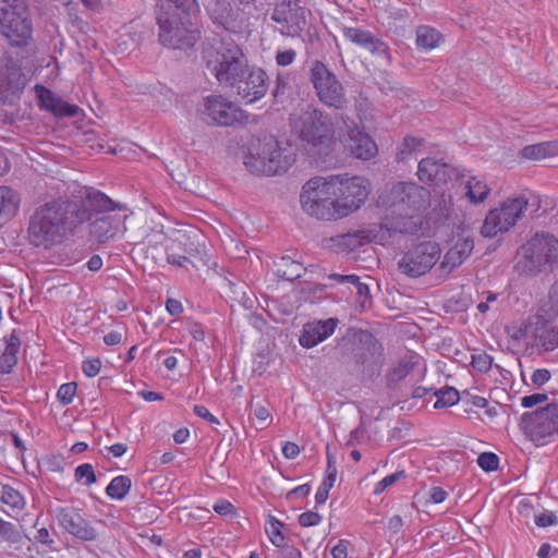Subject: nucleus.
<instances>
[{
  "instance_id": "obj_43",
  "label": "nucleus",
  "mask_w": 558,
  "mask_h": 558,
  "mask_svg": "<svg viewBox=\"0 0 558 558\" xmlns=\"http://www.w3.org/2000/svg\"><path fill=\"white\" fill-rule=\"evenodd\" d=\"M301 264L291 260L290 258L282 257L281 265H279L277 272L283 279L291 281L301 277Z\"/></svg>"
},
{
  "instance_id": "obj_41",
  "label": "nucleus",
  "mask_w": 558,
  "mask_h": 558,
  "mask_svg": "<svg viewBox=\"0 0 558 558\" xmlns=\"http://www.w3.org/2000/svg\"><path fill=\"white\" fill-rule=\"evenodd\" d=\"M412 359L404 357L398 362L387 374L390 384H397L405 378L414 367Z\"/></svg>"
},
{
  "instance_id": "obj_39",
  "label": "nucleus",
  "mask_w": 558,
  "mask_h": 558,
  "mask_svg": "<svg viewBox=\"0 0 558 558\" xmlns=\"http://www.w3.org/2000/svg\"><path fill=\"white\" fill-rule=\"evenodd\" d=\"M0 499L12 510L21 511L25 507V499L22 494L10 485L2 486Z\"/></svg>"
},
{
  "instance_id": "obj_5",
  "label": "nucleus",
  "mask_w": 558,
  "mask_h": 558,
  "mask_svg": "<svg viewBox=\"0 0 558 558\" xmlns=\"http://www.w3.org/2000/svg\"><path fill=\"white\" fill-rule=\"evenodd\" d=\"M205 59L208 71L226 87H232L248 66L245 54L234 43L222 41L207 51Z\"/></svg>"
},
{
  "instance_id": "obj_48",
  "label": "nucleus",
  "mask_w": 558,
  "mask_h": 558,
  "mask_svg": "<svg viewBox=\"0 0 558 558\" xmlns=\"http://www.w3.org/2000/svg\"><path fill=\"white\" fill-rule=\"evenodd\" d=\"M78 112L76 105H71L58 97L54 106H52L51 113L56 117H75Z\"/></svg>"
},
{
  "instance_id": "obj_42",
  "label": "nucleus",
  "mask_w": 558,
  "mask_h": 558,
  "mask_svg": "<svg viewBox=\"0 0 558 558\" xmlns=\"http://www.w3.org/2000/svg\"><path fill=\"white\" fill-rule=\"evenodd\" d=\"M366 236L362 233H347L338 235L333 241L337 246L343 251H354L366 242Z\"/></svg>"
},
{
  "instance_id": "obj_51",
  "label": "nucleus",
  "mask_w": 558,
  "mask_h": 558,
  "mask_svg": "<svg viewBox=\"0 0 558 558\" xmlns=\"http://www.w3.org/2000/svg\"><path fill=\"white\" fill-rule=\"evenodd\" d=\"M471 364L474 369L481 373H487L493 365V357L486 352H480L472 355Z\"/></svg>"
},
{
  "instance_id": "obj_52",
  "label": "nucleus",
  "mask_w": 558,
  "mask_h": 558,
  "mask_svg": "<svg viewBox=\"0 0 558 558\" xmlns=\"http://www.w3.org/2000/svg\"><path fill=\"white\" fill-rule=\"evenodd\" d=\"M17 363L16 353L5 349L0 355V373L8 374Z\"/></svg>"
},
{
  "instance_id": "obj_63",
  "label": "nucleus",
  "mask_w": 558,
  "mask_h": 558,
  "mask_svg": "<svg viewBox=\"0 0 558 558\" xmlns=\"http://www.w3.org/2000/svg\"><path fill=\"white\" fill-rule=\"evenodd\" d=\"M288 88V77L284 74H278L276 78V86L272 92L275 98H279L284 94Z\"/></svg>"
},
{
  "instance_id": "obj_8",
  "label": "nucleus",
  "mask_w": 558,
  "mask_h": 558,
  "mask_svg": "<svg viewBox=\"0 0 558 558\" xmlns=\"http://www.w3.org/2000/svg\"><path fill=\"white\" fill-rule=\"evenodd\" d=\"M159 43L170 49H190L199 39V31L187 17L156 12Z\"/></svg>"
},
{
  "instance_id": "obj_59",
  "label": "nucleus",
  "mask_w": 558,
  "mask_h": 558,
  "mask_svg": "<svg viewBox=\"0 0 558 558\" xmlns=\"http://www.w3.org/2000/svg\"><path fill=\"white\" fill-rule=\"evenodd\" d=\"M551 375L547 368H538L533 372L531 381L533 385L541 387L549 381Z\"/></svg>"
},
{
  "instance_id": "obj_25",
  "label": "nucleus",
  "mask_w": 558,
  "mask_h": 558,
  "mask_svg": "<svg viewBox=\"0 0 558 558\" xmlns=\"http://www.w3.org/2000/svg\"><path fill=\"white\" fill-rule=\"evenodd\" d=\"M473 248L474 241L471 236L457 239L445 254L440 263V269L450 272L452 269L459 267L471 255Z\"/></svg>"
},
{
  "instance_id": "obj_28",
  "label": "nucleus",
  "mask_w": 558,
  "mask_h": 558,
  "mask_svg": "<svg viewBox=\"0 0 558 558\" xmlns=\"http://www.w3.org/2000/svg\"><path fill=\"white\" fill-rule=\"evenodd\" d=\"M156 9V12L180 14L184 17H189L190 15L199 11V7L196 0H158Z\"/></svg>"
},
{
  "instance_id": "obj_35",
  "label": "nucleus",
  "mask_w": 558,
  "mask_h": 558,
  "mask_svg": "<svg viewBox=\"0 0 558 558\" xmlns=\"http://www.w3.org/2000/svg\"><path fill=\"white\" fill-rule=\"evenodd\" d=\"M466 196L472 203H482L484 202L490 189L482 179L477 177H472L465 183Z\"/></svg>"
},
{
  "instance_id": "obj_46",
  "label": "nucleus",
  "mask_w": 558,
  "mask_h": 558,
  "mask_svg": "<svg viewBox=\"0 0 558 558\" xmlns=\"http://www.w3.org/2000/svg\"><path fill=\"white\" fill-rule=\"evenodd\" d=\"M77 385L73 381L62 384L57 391V399L62 405L73 402L76 395Z\"/></svg>"
},
{
  "instance_id": "obj_18",
  "label": "nucleus",
  "mask_w": 558,
  "mask_h": 558,
  "mask_svg": "<svg viewBox=\"0 0 558 558\" xmlns=\"http://www.w3.org/2000/svg\"><path fill=\"white\" fill-rule=\"evenodd\" d=\"M53 513L59 525L73 537L83 542L97 539V530L84 518L81 509L72 506L57 507Z\"/></svg>"
},
{
  "instance_id": "obj_55",
  "label": "nucleus",
  "mask_w": 558,
  "mask_h": 558,
  "mask_svg": "<svg viewBox=\"0 0 558 558\" xmlns=\"http://www.w3.org/2000/svg\"><path fill=\"white\" fill-rule=\"evenodd\" d=\"M323 517L314 511H305L299 515V523L304 527L318 525Z\"/></svg>"
},
{
  "instance_id": "obj_40",
  "label": "nucleus",
  "mask_w": 558,
  "mask_h": 558,
  "mask_svg": "<svg viewBox=\"0 0 558 558\" xmlns=\"http://www.w3.org/2000/svg\"><path fill=\"white\" fill-rule=\"evenodd\" d=\"M434 396L437 398L435 409L452 407L460 400L459 391L453 387L435 390Z\"/></svg>"
},
{
  "instance_id": "obj_54",
  "label": "nucleus",
  "mask_w": 558,
  "mask_h": 558,
  "mask_svg": "<svg viewBox=\"0 0 558 558\" xmlns=\"http://www.w3.org/2000/svg\"><path fill=\"white\" fill-rule=\"evenodd\" d=\"M100 368L101 361L99 359H88L82 363V371L89 378L97 376L100 372Z\"/></svg>"
},
{
  "instance_id": "obj_26",
  "label": "nucleus",
  "mask_w": 558,
  "mask_h": 558,
  "mask_svg": "<svg viewBox=\"0 0 558 558\" xmlns=\"http://www.w3.org/2000/svg\"><path fill=\"white\" fill-rule=\"evenodd\" d=\"M295 154L291 147H283L277 140V147L274 149V154L269 156L267 163H259L262 174L274 175L281 172H286L294 162Z\"/></svg>"
},
{
  "instance_id": "obj_31",
  "label": "nucleus",
  "mask_w": 558,
  "mask_h": 558,
  "mask_svg": "<svg viewBox=\"0 0 558 558\" xmlns=\"http://www.w3.org/2000/svg\"><path fill=\"white\" fill-rule=\"evenodd\" d=\"M558 151L557 142H542L538 144L526 145L521 150V156L525 159L541 160L554 156Z\"/></svg>"
},
{
  "instance_id": "obj_36",
  "label": "nucleus",
  "mask_w": 558,
  "mask_h": 558,
  "mask_svg": "<svg viewBox=\"0 0 558 558\" xmlns=\"http://www.w3.org/2000/svg\"><path fill=\"white\" fill-rule=\"evenodd\" d=\"M424 140L421 137L405 136L398 147L397 159L399 161L408 160L413 154L421 151Z\"/></svg>"
},
{
  "instance_id": "obj_50",
  "label": "nucleus",
  "mask_w": 558,
  "mask_h": 558,
  "mask_svg": "<svg viewBox=\"0 0 558 558\" xmlns=\"http://www.w3.org/2000/svg\"><path fill=\"white\" fill-rule=\"evenodd\" d=\"M477 464L485 472L496 471L499 466V458L493 452H483L477 457Z\"/></svg>"
},
{
  "instance_id": "obj_20",
  "label": "nucleus",
  "mask_w": 558,
  "mask_h": 558,
  "mask_svg": "<svg viewBox=\"0 0 558 558\" xmlns=\"http://www.w3.org/2000/svg\"><path fill=\"white\" fill-rule=\"evenodd\" d=\"M244 72L245 74L241 75L242 77L231 88H234L245 102L253 104L267 94L269 78L267 73L260 68H251L248 65Z\"/></svg>"
},
{
  "instance_id": "obj_37",
  "label": "nucleus",
  "mask_w": 558,
  "mask_h": 558,
  "mask_svg": "<svg viewBox=\"0 0 558 558\" xmlns=\"http://www.w3.org/2000/svg\"><path fill=\"white\" fill-rule=\"evenodd\" d=\"M341 33L348 41L362 49L366 46L368 39H371L372 36L374 35L372 32L367 29L351 26H343L341 28Z\"/></svg>"
},
{
  "instance_id": "obj_58",
  "label": "nucleus",
  "mask_w": 558,
  "mask_h": 558,
  "mask_svg": "<svg viewBox=\"0 0 558 558\" xmlns=\"http://www.w3.org/2000/svg\"><path fill=\"white\" fill-rule=\"evenodd\" d=\"M535 524L541 527H547L551 525H556L558 523V518L551 511H544L535 517Z\"/></svg>"
},
{
  "instance_id": "obj_21",
  "label": "nucleus",
  "mask_w": 558,
  "mask_h": 558,
  "mask_svg": "<svg viewBox=\"0 0 558 558\" xmlns=\"http://www.w3.org/2000/svg\"><path fill=\"white\" fill-rule=\"evenodd\" d=\"M213 22L228 32L242 33L248 26V12L240 10V7L232 5L227 0H216L210 9Z\"/></svg>"
},
{
  "instance_id": "obj_4",
  "label": "nucleus",
  "mask_w": 558,
  "mask_h": 558,
  "mask_svg": "<svg viewBox=\"0 0 558 558\" xmlns=\"http://www.w3.org/2000/svg\"><path fill=\"white\" fill-rule=\"evenodd\" d=\"M337 177H314L302 187L300 202L303 210L322 220L337 218Z\"/></svg>"
},
{
  "instance_id": "obj_15",
  "label": "nucleus",
  "mask_w": 558,
  "mask_h": 558,
  "mask_svg": "<svg viewBox=\"0 0 558 558\" xmlns=\"http://www.w3.org/2000/svg\"><path fill=\"white\" fill-rule=\"evenodd\" d=\"M307 13L301 0H283L275 7L270 19L282 36L296 38L306 27Z\"/></svg>"
},
{
  "instance_id": "obj_53",
  "label": "nucleus",
  "mask_w": 558,
  "mask_h": 558,
  "mask_svg": "<svg viewBox=\"0 0 558 558\" xmlns=\"http://www.w3.org/2000/svg\"><path fill=\"white\" fill-rule=\"evenodd\" d=\"M296 58V51L294 49L277 50L275 61L279 66L291 65Z\"/></svg>"
},
{
  "instance_id": "obj_44",
  "label": "nucleus",
  "mask_w": 558,
  "mask_h": 558,
  "mask_svg": "<svg viewBox=\"0 0 558 558\" xmlns=\"http://www.w3.org/2000/svg\"><path fill=\"white\" fill-rule=\"evenodd\" d=\"M284 526L280 520L275 517H270L268 520V526L266 527V532L268 534L269 541L272 545L280 547L283 544L284 537L281 533V529Z\"/></svg>"
},
{
  "instance_id": "obj_2",
  "label": "nucleus",
  "mask_w": 558,
  "mask_h": 558,
  "mask_svg": "<svg viewBox=\"0 0 558 558\" xmlns=\"http://www.w3.org/2000/svg\"><path fill=\"white\" fill-rule=\"evenodd\" d=\"M77 211L75 205H69L68 196L45 199L29 217V243L44 250L61 244L78 227Z\"/></svg>"
},
{
  "instance_id": "obj_62",
  "label": "nucleus",
  "mask_w": 558,
  "mask_h": 558,
  "mask_svg": "<svg viewBox=\"0 0 558 558\" xmlns=\"http://www.w3.org/2000/svg\"><path fill=\"white\" fill-rule=\"evenodd\" d=\"M187 330L194 340L203 341L205 339V327L202 324L191 323L187 326Z\"/></svg>"
},
{
  "instance_id": "obj_19",
  "label": "nucleus",
  "mask_w": 558,
  "mask_h": 558,
  "mask_svg": "<svg viewBox=\"0 0 558 558\" xmlns=\"http://www.w3.org/2000/svg\"><path fill=\"white\" fill-rule=\"evenodd\" d=\"M337 120H340L347 130V134H343L342 130L339 131V140L344 142L345 147L353 156L363 160L375 157L378 148L369 135L362 132L353 121L348 122L342 114L338 116Z\"/></svg>"
},
{
  "instance_id": "obj_14",
  "label": "nucleus",
  "mask_w": 558,
  "mask_h": 558,
  "mask_svg": "<svg viewBox=\"0 0 558 558\" xmlns=\"http://www.w3.org/2000/svg\"><path fill=\"white\" fill-rule=\"evenodd\" d=\"M441 248L432 241L421 242L411 247L398 262L399 270L416 278L427 274L440 258Z\"/></svg>"
},
{
  "instance_id": "obj_1",
  "label": "nucleus",
  "mask_w": 558,
  "mask_h": 558,
  "mask_svg": "<svg viewBox=\"0 0 558 558\" xmlns=\"http://www.w3.org/2000/svg\"><path fill=\"white\" fill-rule=\"evenodd\" d=\"M428 191L414 182H397L378 197V207L385 211L380 229L389 236L396 233L416 234L422 228L417 215L428 202Z\"/></svg>"
},
{
  "instance_id": "obj_16",
  "label": "nucleus",
  "mask_w": 558,
  "mask_h": 558,
  "mask_svg": "<svg viewBox=\"0 0 558 558\" xmlns=\"http://www.w3.org/2000/svg\"><path fill=\"white\" fill-rule=\"evenodd\" d=\"M69 205H75L78 209V226L116 209L126 208L94 187H84L80 197H69Z\"/></svg>"
},
{
  "instance_id": "obj_27",
  "label": "nucleus",
  "mask_w": 558,
  "mask_h": 558,
  "mask_svg": "<svg viewBox=\"0 0 558 558\" xmlns=\"http://www.w3.org/2000/svg\"><path fill=\"white\" fill-rule=\"evenodd\" d=\"M417 177L421 182L438 185L446 181L448 166L440 160L427 157L418 162Z\"/></svg>"
},
{
  "instance_id": "obj_64",
  "label": "nucleus",
  "mask_w": 558,
  "mask_h": 558,
  "mask_svg": "<svg viewBox=\"0 0 558 558\" xmlns=\"http://www.w3.org/2000/svg\"><path fill=\"white\" fill-rule=\"evenodd\" d=\"M348 541L341 539L331 549L332 558H347L348 557Z\"/></svg>"
},
{
  "instance_id": "obj_6",
  "label": "nucleus",
  "mask_w": 558,
  "mask_h": 558,
  "mask_svg": "<svg viewBox=\"0 0 558 558\" xmlns=\"http://www.w3.org/2000/svg\"><path fill=\"white\" fill-rule=\"evenodd\" d=\"M512 329V339L524 341L537 352H551L558 348V326L541 312L529 315Z\"/></svg>"
},
{
  "instance_id": "obj_47",
  "label": "nucleus",
  "mask_w": 558,
  "mask_h": 558,
  "mask_svg": "<svg viewBox=\"0 0 558 558\" xmlns=\"http://www.w3.org/2000/svg\"><path fill=\"white\" fill-rule=\"evenodd\" d=\"M0 537L10 543H20L22 539V535L17 531L16 526L3 519L0 522Z\"/></svg>"
},
{
  "instance_id": "obj_33",
  "label": "nucleus",
  "mask_w": 558,
  "mask_h": 558,
  "mask_svg": "<svg viewBox=\"0 0 558 558\" xmlns=\"http://www.w3.org/2000/svg\"><path fill=\"white\" fill-rule=\"evenodd\" d=\"M363 49L368 51L373 57L383 60L387 66L392 64L390 47L379 36L374 34Z\"/></svg>"
},
{
  "instance_id": "obj_22",
  "label": "nucleus",
  "mask_w": 558,
  "mask_h": 558,
  "mask_svg": "<svg viewBox=\"0 0 558 558\" xmlns=\"http://www.w3.org/2000/svg\"><path fill=\"white\" fill-rule=\"evenodd\" d=\"M128 217V208L116 209L107 215L95 217L90 220L89 235L98 243H105L125 230Z\"/></svg>"
},
{
  "instance_id": "obj_24",
  "label": "nucleus",
  "mask_w": 558,
  "mask_h": 558,
  "mask_svg": "<svg viewBox=\"0 0 558 558\" xmlns=\"http://www.w3.org/2000/svg\"><path fill=\"white\" fill-rule=\"evenodd\" d=\"M338 320L329 318L304 325L299 342L303 348L311 349L330 337Z\"/></svg>"
},
{
  "instance_id": "obj_32",
  "label": "nucleus",
  "mask_w": 558,
  "mask_h": 558,
  "mask_svg": "<svg viewBox=\"0 0 558 558\" xmlns=\"http://www.w3.org/2000/svg\"><path fill=\"white\" fill-rule=\"evenodd\" d=\"M191 254V250L179 240H173L166 247L167 262L173 266L185 267L191 263L187 255Z\"/></svg>"
},
{
  "instance_id": "obj_12",
  "label": "nucleus",
  "mask_w": 558,
  "mask_h": 558,
  "mask_svg": "<svg viewBox=\"0 0 558 558\" xmlns=\"http://www.w3.org/2000/svg\"><path fill=\"white\" fill-rule=\"evenodd\" d=\"M19 0H0V28L12 46L25 47L33 27L26 12H20Z\"/></svg>"
},
{
  "instance_id": "obj_11",
  "label": "nucleus",
  "mask_w": 558,
  "mask_h": 558,
  "mask_svg": "<svg viewBox=\"0 0 558 558\" xmlns=\"http://www.w3.org/2000/svg\"><path fill=\"white\" fill-rule=\"evenodd\" d=\"M519 426L537 446L547 444L558 435V403L522 414Z\"/></svg>"
},
{
  "instance_id": "obj_7",
  "label": "nucleus",
  "mask_w": 558,
  "mask_h": 558,
  "mask_svg": "<svg viewBox=\"0 0 558 558\" xmlns=\"http://www.w3.org/2000/svg\"><path fill=\"white\" fill-rule=\"evenodd\" d=\"M199 119L218 126H244L251 116L225 95H208L197 106Z\"/></svg>"
},
{
  "instance_id": "obj_61",
  "label": "nucleus",
  "mask_w": 558,
  "mask_h": 558,
  "mask_svg": "<svg viewBox=\"0 0 558 558\" xmlns=\"http://www.w3.org/2000/svg\"><path fill=\"white\" fill-rule=\"evenodd\" d=\"M193 412L195 413V415H197L201 418H204L210 424H219L218 418L215 415H213L205 405L195 404L193 408Z\"/></svg>"
},
{
  "instance_id": "obj_3",
  "label": "nucleus",
  "mask_w": 558,
  "mask_h": 558,
  "mask_svg": "<svg viewBox=\"0 0 558 558\" xmlns=\"http://www.w3.org/2000/svg\"><path fill=\"white\" fill-rule=\"evenodd\" d=\"M292 128L303 142L318 155L327 156L336 145V130L331 117L310 107L292 120Z\"/></svg>"
},
{
  "instance_id": "obj_17",
  "label": "nucleus",
  "mask_w": 558,
  "mask_h": 558,
  "mask_svg": "<svg viewBox=\"0 0 558 558\" xmlns=\"http://www.w3.org/2000/svg\"><path fill=\"white\" fill-rule=\"evenodd\" d=\"M521 254L529 262L531 270H539L544 265L551 264L558 258V240L549 233H535L521 247Z\"/></svg>"
},
{
  "instance_id": "obj_60",
  "label": "nucleus",
  "mask_w": 558,
  "mask_h": 558,
  "mask_svg": "<svg viewBox=\"0 0 558 558\" xmlns=\"http://www.w3.org/2000/svg\"><path fill=\"white\" fill-rule=\"evenodd\" d=\"M548 399L546 393H533L525 396L521 399V405L523 408H533L536 404L543 403Z\"/></svg>"
},
{
  "instance_id": "obj_13",
  "label": "nucleus",
  "mask_w": 558,
  "mask_h": 558,
  "mask_svg": "<svg viewBox=\"0 0 558 558\" xmlns=\"http://www.w3.org/2000/svg\"><path fill=\"white\" fill-rule=\"evenodd\" d=\"M337 177V218H343L357 210L369 194L368 181L362 177Z\"/></svg>"
},
{
  "instance_id": "obj_57",
  "label": "nucleus",
  "mask_w": 558,
  "mask_h": 558,
  "mask_svg": "<svg viewBox=\"0 0 558 558\" xmlns=\"http://www.w3.org/2000/svg\"><path fill=\"white\" fill-rule=\"evenodd\" d=\"M498 299V294L492 291H484L481 294V301L477 304V310L482 314H485L490 308V303L496 302Z\"/></svg>"
},
{
  "instance_id": "obj_9",
  "label": "nucleus",
  "mask_w": 558,
  "mask_h": 558,
  "mask_svg": "<svg viewBox=\"0 0 558 558\" xmlns=\"http://www.w3.org/2000/svg\"><path fill=\"white\" fill-rule=\"evenodd\" d=\"M310 81L318 100L326 107L343 110L348 106L345 88L337 75L319 60L313 61Z\"/></svg>"
},
{
  "instance_id": "obj_30",
  "label": "nucleus",
  "mask_w": 558,
  "mask_h": 558,
  "mask_svg": "<svg viewBox=\"0 0 558 558\" xmlns=\"http://www.w3.org/2000/svg\"><path fill=\"white\" fill-rule=\"evenodd\" d=\"M444 40L440 32L428 25H421L416 29L415 44L417 49L429 51L437 48Z\"/></svg>"
},
{
  "instance_id": "obj_49",
  "label": "nucleus",
  "mask_w": 558,
  "mask_h": 558,
  "mask_svg": "<svg viewBox=\"0 0 558 558\" xmlns=\"http://www.w3.org/2000/svg\"><path fill=\"white\" fill-rule=\"evenodd\" d=\"M405 478V472L404 471H397L392 474H389L385 476L381 481L376 483L373 494L374 495H380L384 493L388 487L397 483L398 481Z\"/></svg>"
},
{
  "instance_id": "obj_34",
  "label": "nucleus",
  "mask_w": 558,
  "mask_h": 558,
  "mask_svg": "<svg viewBox=\"0 0 558 558\" xmlns=\"http://www.w3.org/2000/svg\"><path fill=\"white\" fill-rule=\"evenodd\" d=\"M132 487V481L126 475L113 477L106 487V494L114 500H123Z\"/></svg>"
},
{
  "instance_id": "obj_56",
  "label": "nucleus",
  "mask_w": 558,
  "mask_h": 558,
  "mask_svg": "<svg viewBox=\"0 0 558 558\" xmlns=\"http://www.w3.org/2000/svg\"><path fill=\"white\" fill-rule=\"evenodd\" d=\"M38 97L40 106L51 112L52 106H54L58 97L51 90L44 87L40 88Z\"/></svg>"
},
{
  "instance_id": "obj_23",
  "label": "nucleus",
  "mask_w": 558,
  "mask_h": 558,
  "mask_svg": "<svg viewBox=\"0 0 558 558\" xmlns=\"http://www.w3.org/2000/svg\"><path fill=\"white\" fill-rule=\"evenodd\" d=\"M277 147V138L272 135H264L253 140L247 148L244 156L245 168L255 174H262L259 163H267L269 156L274 154V149Z\"/></svg>"
},
{
  "instance_id": "obj_10",
  "label": "nucleus",
  "mask_w": 558,
  "mask_h": 558,
  "mask_svg": "<svg viewBox=\"0 0 558 558\" xmlns=\"http://www.w3.org/2000/svg\"><path fill=\"white\" fill-rule=\"evenodd\" d=\"M529 208V199L524 195L508 197L499 207L490 209L483 222L481 233L485 238H494L507 232L523 218Z\"/></svg>"
},
{
  "instance_id": "obj_45",
  "label": "nucleus",
  "mask_w": 558,
  "mask_h": 558,
  "mask_svg": "<svg viewBox=\"0 0 558 558\" xmlns=\"http://www.w3.org/2000/svg\"><path fill=\"white\" fill-rule=\"evenodd\" d=\"M74 476L76 482H83L86 486H90L97 481L94 468L89 463L80 464L75 469Z\"/></svg>"
},
{
  "instance_id": "obj_38",
  "label": "nucleus",
  "mask_w": 558,
  "mask_h": 558,
  "mask_svg": "<svg viewBox=\"0 0 558 558\" xmlns=\"http://www.w3.org/2000/svg\"><path fill=\"white\" fill-rule=\"evenodd\" d=\"M4 76L8 87L11 89L20 88L24 84L22 66L13 59L7 60L4 65Z\"/></svg>"
},
{
  "instance_id": "obj_29",
  "label": "nucleus",
  "mask_w": 558,
  "mask_h": 558,
  "mask_svg": "<svg viewBox=\"0 0 558 558\" xmlns=\"http://www.w3.org/2000/svg\"><path fill=\"white\" fill-rule=\"evenodd\" d=\"M19 196L9 186H0V228L5 225L19 208Z\"/></svg>"
}]
</instances>
